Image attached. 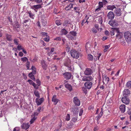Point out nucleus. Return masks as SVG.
<instances>
[{"mask_svg":"<svg viewBox=\"0 0 131 131\" xmlns=\"http://www.w3.org/2000/svg\"><path fill=\"white\" fill-rule=\"evenodd\" d=\"M116 8L114 5H109L107 6V10H113L114 8Z\"/></svg>","mask_w":131,"mask_h":131,"instance_id":"23","label":"nucleus"},{"mask_svg":"<svg viewBox=\"0 0 131 131\" xmlns=\"http://www.w3.org/2000/svg\"><path fill=\"white\" fill-rule=\"evenodd\" d=\"M114 12L117 16H120L122 14V11L120 8H116Z\"/></svg>","mask_w":131,"mask_h":131,"instance_id":"7","label":"nucleus"},{"mask_svg":"<svg viewBox=\"0 0 131 131\" xmlns=\"http://www.w3.org/2000/svg\"><path fill=\"white\" fill-rule=\"evenodd\" d=\"M72 36L74 37L76 36L77 34V33L75 31H72L70 32L69 33Z\"/></svg>","mask_w":131,"mask_h":131,"instance_id":"38","label":"nucleus"},{"mask_svg":"<svg viewBox=\"0 0 131 131\" xmlns=\"http://www.w3.org/2000/svg\"><path fill=\"white\" fill-rule=\"evenodd\" d=\"M104 49L103 51L104 52H106L107 50V49L110 48V45H105L104 46Z\"/></svg>","mask_w":131,"mask_h":131,"instance_id":"39","label":"nucleus"},{"mask_svg":"<svg viewBox=\"0 0 131 131\" xmlns=\"http://www.w3.org/2000/svg\"><path fill=\"white\" fill-rule=\"evenodd\" d=\"M18 38H15L14 40V43L15 45H17L19 44V40Z\"/></svg>","mask_w":131,"mask_h":131,"instance_id":"28","label":"nucleus"},{"mask_svg":"<svg viewBox=\"0 0 131 131\" xmlns=\"http://www.w3.org/2000/svg\"><path fill=\"white\" fill-rule=\"evenodd\" d=\"M70 53L71 56L73 58L77 59L79 56H81V53L77 50H71Z\"/></svg>","mask_w":131,"mask_h":131,"instance_id":"1","label":"nucleus"},{"mask_svg":"<svg viewBox=\"0 0 131 131\" xmlns=\"http://www.w3.org/2000/svg\"><path fill=\"white\" fill-rule=\"evenodd\" d=\"M87 16L86 15L85 16L84 19L81 22V25L83 26L84 25V24H85L84 23L86 21V17H87Z\"/></svg>","mask_w":131,"mask_h":131,"instance_id":"45","label":"nucleus"},{"mask_svg":"<svg viewBox=\"0 0 131 131\" xmlns=\"http://www.w3.org/2000/svg\"><path fill=\"white\" fill-rule=\"evenodd\" d=\"M88 56V58L89 60H93V56L91 54H89Z\"/></svg>","mask_w":131,"mask_h":131,"instance_id":"41","label":"nucleus"},{"mask_svg":"<svg viewBox=\"0 0 131 131\" xmlns=\"http://www.w3.org/2000/svg\"><path fill=\"white\" fill-rule=\"evenodd\" d=\"M42 7L41 5L40 4H39L31 6V8L34 10L35 12H36L37 11V10L41 8Z\"/></svg>","mask_w":131,"mask_h":131,"instance_id":"9","label":"nucleus"},{"mask_svg":"<svg viewBox=\"0 0 131 131\" xmlns=\"http://www.w3.org/2000/svg\"><path fill=\"white\" fill-rule=\"evenodd\" d=\"M130 92L128 89H125L123 91V93L124 95H128L129 94Z\"/></svg>","mask_w":131,"mask_h":131,"instance_id":"24","label":"nucleus"},{"mask_svg":"<svg viewBox=\"0 0 131 131\" xmlns=\"http://www.w3.org/2000/svg\"><path fill=\"white\" fill-rule=\"evenodd\" d=\"M41 66L44 70H46L47 69V65L46 64L45 61L43 60H42L41 61Z\"/></svg>","mask_w":131,"mask_h":131,"instance_id":"14","label":"nucleus"},{"mask_svg":"<svg viewBox=\"0 0 131 131\" xmlns=\"http://www.w3.org/2000/svg\"><path fill=\"white\" fill-rule=\"evenodd\" d=\"M127 113L129 115H131V109H129L127 111Z\"/></svg>","mask_w":131,"mask_h":131,"instance_id":"63","label":"nucleus"},{"mask_svg":"<svg viewBox=\"0 0 131 131\" xmlns=\"http://www.w3.org/2000/svg\"><path fill=\"white\" fill-rule=\"evenodd\" d=\"M116 29V28H115L114 30H112L110 32L111 35V36H113L114 35V32H116V31L115 30V29ZM116 29H117V28Z\"/></svg>","mask_w":131,"mask_h":131,"instance_id":"50","label":"nucleus"},{"mask_svg":"<svg viewBox=\"0 0 131 131\" xmlns=\"http://www.w3.org/2000/svg\"><path fill=\"white\" fill-rule=\"evenodd\" d=\"M101 53H97L96 55V56L95 57H97V59L98 60H99L100 57L101 55Z\"/></svg>","mask_w":131,"mask_h":131,"instance_id":"51","label":"nucleus"},{"mask_svg":"<svg viewBox=\"0 0 131 131\" xmlns=\"http://www.w3.org/2000/svg\"><path fill=\"white\" fill-rule=\"evenodd\" d=\"M103 108H101V111L100 112V113L96 117V118H97V120H99L100 118L102 116L103 114L102 112Z\"/></svg>","mask_w":131,"mask_h":131,"instance_id":"30","label":"nucleus"},{"mask_svg":"<svg viewBox=\"0 0 131 131\" xmlns=\"http://www.w3.org/2000/svg\"><path fill=\"white\" fill-rule=\"evenodd\" d=\"M44 100L43 98H41L40 99H39L37 98L36 99V103L38 106L40 105L43 103Z\"/></svg>","mask_w":131,"mask_h":131,"instance_id":"8","label":"nucleus"},{"mask_svg":"<svg viewBox=\"0 0 131 131\" xmlns=\"http://www.w3.org/2000/svg\"><path fill=\"white\" fill-rule=\"evenodd\" d=\"M19 129L18 127H15V128L13 129V131H19Z\"/></svg>","mask_w":131,"mask_h":131,"instance_id":"64","label":"nucleus"},{"mask_svg":"<svg viewBox=\"0 0 131 131\" xmlns=\"http://www.w3.org/2000/svg\"><path fill=\"white\" fill-rule=\"evenodd\" d=\"M57 67L56 66H54L53 67H52V70L54 71H55L57 70Z\"/></svg>","mask_w":131,"mask_h":131,"instance_id":"60","label":"nucleus"},{"mask_svg":"<svg viewBox=\"0 0 131 131\" xmlns=\"http://www.w3.org/2000/svg\"><path fill=\"white\" fill-rule=\"evenodd\" d=\"M108 24L111 26L112 27H114L117 26L118 25L117 22L115 20H110Z\"/></svg>","mask_w":131,"mask_h":131,"instance_id":"15","label":"nucleus"},{"mask_svg":"<svg viewBox=\"0 0 131 131\" xmlns=\"http://www.w3.org/2000/svg\"><path fill=\"white\" fill-rule=\"evenodd\" d=\"M125 39L128 43H131V33L128 31L125 32L124 33Z\"/></svg>","mask_w":131,"mask_h":131,"instance_id":"2","label":"nucleus"},{"mask_svg":"<svg viewBox=\"0 0 131 131\" xmlns=\"http://www.w3.org/2000/svg\"><path fill=\"white\" fill-rule=\"evenodd\" d=\"M126 86L129 89L131 88V81H129L127 82Z\"/></svg>","mask_w":131,"mask_h":131,"instance_id":"35","label":"nucleus"},{"mask_svg":"<svg viewBox=\"0 0 131 131\" xmlns=\"http://www.w3.org/2000/svg\"><path fill=\"white\" fill-rule=\"evenodd\" d=\"M69 40H73L74 39V37L70 33L66 36Z\"/></svg>","mask_w":131,"mask_h":131,"instance_id":"29","label":"nucleus"},{"mask_svg":"<svg viewBox=\"0 0 131 131\" xmlns=\"http://www.w3.org/2000/svg\"><path fill=\"white\" fill-rule=\"evenodd\" d=\"M70 24V21L68 20L64 21V23L63 24V25L65 27H66L68 26V24Z\"/></svg>","mask_w":131,"mask_h":131,"instance_id":"31","label":"nucleus"},{"mask_svg":"<svg viewBox=\"0 0 131 131\" xmlns=\"http://www.w3.org/2000/svg\"><path fill=\"white\" fill-rule=\"evenodd\" d=\"M109 80L110 79L109 77L107 76H105L103 79V84L106 85L108 82Z\"/></svg>","mask_w":131,"mask_h":131,"instance_id":"17","label":"nucleus"},{"mask_svg":"<svg viewBox=\"0 0 131 131\" xmlns=\"http://www.w3.org/2000/svg\"><path fill=\"white\" fill-rule=\"evenodd\" d=\"M14 23V24L13 26V27L15 28H19V25L18 22L16 21Z\"/></svg>","mask_w":131,"mask_h":131,"instance_id":"40","label":"nucleus"},{"mask_svg":"<svg viewBox=\"0 0 131 131\" xmlns=\"http://www.w3.org/2000/svg\"><path fill=\"white\" fill-rule=\"evenodd\" d=\"M37 110L38 112H39L40 110H41V111H43V109H41V106H40L38 108Z\"/></svg>","mask_w":131,"mask_h":131,"instance_id":"57","label":"nucleus"},{"mask_svg":"<svg viewBox=\"0 0 131 131\" xmlns=\"http://www.w3.org/2000/svg\"><path fill=\"white\" fill-rule=\"evenodd\" d=\"M61 34L63 35H66L68 33V31L64 29H62L61 30Z\"/></svg>","mask_w":131,"mask_h":131,"instance_id":"27","label":"nucleus"},{"mask_svg":"<svg viewBox=\"0 0 131 131\" xmlns=\"http://www.w3.org/2000/svg\"><path fill=\"white\" fill-rule=\"evenodd\" d=\"M64 77L67 80L70 79L71 76V73L69 72H66L63 74Z\"/></svg>","mask_w":131,"mask_h":131,"instance_id":"16","label":"nucleus"},{"mask_svg":"<svg viewBox=\"0 0 131 131\" xmlns=\"http://www.w3.org/2000/svg\"><path fill=\"white\" fill-rule=\"evenodd\" d=\"M28 13L29 14L30 17L32 19H34V14L31 12V11H29Z\"/></svg>","mask_w":131,"mask_h":131,"instance_id":"33","label":"nucleus"},{"mask_svg":"<svg viewBox=\"0 0 131 131\" xmlns=\"http://www.w3.org/2000/svg\"><path fill=\"white\" fill-rule=\"evenodd\" d=\"M71 111L73 112L74 114L78 113V109L75 107L72 108L71 109Z\"/></svg>","mask_w":131,"mask_h":131,"instance_id":"25","label":"nucleus"},{"mask_svg":"<svg viewBox=\"0 0 131 131\" xmlns=\"http://www.w3.org/2000/svg\"><path fill=\"white\" fill-rule=\"evenodd\" d=\"M6 37L7 40L11 41L12 40V36L11 35L8 34H6Z\"/></svg>","mask_w":131,"mask_h":131,"instance_id":"26","label":"nucleus"},{"mask_svg":"<svg viewBox=\"0 0 131 131\" xmlns=\"http://www.w3.org/2000/svg\"><path fill=\"white\" fill-rule=\"evenodd\" d=\"M122 101L126 105L128 104L130 102V100L128 97L125 96L122 99Z\"/></svg>","mask_w":131,"mask_h":131,"instance_id":"4","label":"nucleus"},{"mask_svg":"<svg viewBox=\"0 0 131 131\" xmlns=\"http://www.w3.org/2000/svg\"><path fill=\"white\" fill-rule=\"evenodd\" d=\"M107 18L111 20H113L114 17V14L112 11H110L107 14Z\"/></svg>","mask_w":131,"mask_h":131,"instance_id":"12","label":"nucleus"},{"mask_svg":"<svg viewBox=\"0 0 131 131\" xmlns=\"http://www.w3.org/2000/svg\"><path fill=\"white\" fill-rule=\"evenodd\" d=\"M77 118L75 117H73L71 119V121L73 122H75L77 121Z\"/></svg>","mask_w":131,"mask_h":131,"instance_id":"52","label":"nucleus"},{"mask_svg":"<svg viewBox=\"0 0 131 131\" xmlns=\"http://www.w3.org/2000/svg\"><path fill=\"white\" fill-rule=\"evenodd\" d=\"M26 66L27 67V70L29 69V67H30V62L27 61L26 63Z\"/></svg>","mask_w":131,"mask_h":131,"instance_id":"36","label":"nucleus"},{"mask_svg":"<svg viewBox=\"0 0 131 131\" xmlns=\"http://www.w3.org/2000/svg\"><path fill=\"white\" fill-rule=\"evenodd\" d=\"M27 82H28L29 84L30 85H32L34 82L31 80L29 79L28 81Z\"/></svg>","mask_w":131,"mask_h":131,"instance_id":"61","label":"nucleus"},{"mask_svg":"<svg viewBox=\"0 0 131 131\" xmlns=\"http://www.w3.org/2000/svg\"><path fill=\"white\" fill-rule=\"evenodd\" d=\"M41 22L42 25L43 26H45L47 24V21L43 19L42 20Z\"/></svg>","mask_w":131,"mask_h":131,"instance_id":"46","label":"nucleus"},{"mask_svg":"<svg viewBox=\"0 0 131 131\" xmlns=\"http://www.w3.org/2000/svg\"><path fill=\"white\" fill-rule=\"evenodd\" d=\"M79 8L77 7H75L74 8V10H75V12L76 13H78V14H79L80 13L79 11L80 9H78Z\"/></svg>","mask_w":131,"mask_h":131,"instance_id":"43","label":"nucleus"},{"mask_svg":"<svg viewBox=\"0 0 131 131\" xmlns=\"http://www.w3.org/2000/svg\"><path fill=\"white\" fill-rule=\"evenodd\" d=\"M36 117H34L32 118L31 120L30 121V122L31 124H32L35 121V120L36 119Z\"/></svg>","mask_w":131,"mask_h":131,"instance_id":"47","label":"nucleus"},{"mask_svg":"<svg viewBox=\"0 0 131 131\" xmlns=\"http://www.w3.org/2000/svg\"><path fill=\"white\" fill-rule=\"evenodd\" d=\"M93 79L91 76H84L82 78V80L84 81H90L92 80Z\"/></svg>","mask_w":131,"mask_h":131,"instance_id":"10","label":"nucleus"},{"mask_svg":"<svg viewBox=\"0 0 131 131\" xmlns=\"http://www.w3.org/2000/svg\"><path fill=\"white\" fill-rule=\"evenodd\" d=\"M57 96L56 95H54L52 98V101L54 102V105H56L59 101L58 99L56 98Z\"/></svg>","mask_w":131,"mask_h":131,"instance_id":"18","label":"nucleus"},{"mask_svg":"<svg viewBox=\"0 0 131 131\" xmlns=\"http://www.w3.org/2000/svg\"><path fill=\"white\" fill-rule=\"evenodd\" d=\"M30 126V125L28 123H23L21 126V127L23 128L26 130Z\"/></svg>","mask_w":131,"mask_h":131,"instance_id":"20","label":"nucleus"},{"mask_svg":"<svg viewBox=\"0 0 131 131\" xmlns=\"http://www.w3.org/2000/svg\"><path fill=\"white\" fill-rule=\"evenodd\" d=\"M43 39L45 41L47 42H48L50 40L49 37L48 35L47 36L44 38Z\"/></svg>","mask_w":131,"mask_h":131,"instance_id":"44","label":"nucleus"},{"mask_svg":"<svg viewBox=\"0 0 131 131\" xmlns=\"http://www.w3.org/2000/svg\"><path fill=\"white\" fill-rule=\"evenodd\" d=\"M42 36L43 37H46L47 36H48L47 33L45 32H42Z\"/></svg>","mask_w":131,"mask_h":131,"instance_id":"58","label":"nucleus"},{"mask_svg":"<svg viewBox=\"0 0 131 131\" xmlns=\"http://www.w3.org/2000/svg\"><path fill=\"white\" fill-rule=\"evenodd\" d=\"M73 102L77 106H79L80 105V101L77 97H74Z\"/></svg>","mask_w":131,"mask_h":131,"instance_id":"13","label":"nucleus"},{"mask_svg":"<svg viewBox=\"0 0 131 131\" xmlns=\"http://www.w3.org/2000/svg\"><path fill=\"white\" fill-rule=\"evenodd\" d=\"M34 93L35 95L38 98L40 97L39 93L37 91H35L34 92Z\"/></svg>","mask_w":131,"mask_h":131,"instance_id":"34","label":"nucleus"},{"mask_svg":"<svg viewBox=\"0 0 131 131\" xmlns=\"http://www.w3.org/2000/svg\"><path fill=\"white\" fill-rule=\"evenodd\" d=\"M73 4L72 3H70L65 8V9L66 10H69L73 7Z\"/></svg>","mask_w":131,"mask_h":131,"instance_id":"21","label":"nucleus"},{"mask_svg":"<svg viewBox=\"0 0 131 131\" xmlns=\"http://www.w3.org/2000/svg\"><path fill=\"white\" fill-rule=\"evenodd\" d=\"M93 73L92 70L90 68H86L84 72V74L86 75H91Z\"/></svg>","mask_w":131,"mask_h":131,"instance_id":"11","label":"nucleus"},{"mask_svg":"<svg viewBox=\"0 0 131 131\" xmlns=\"http://www.w3.org/2000/svg\"><path fill=\"white\" fill-rule=\"evenodd\" d=\"M70 119V115L69 114H67L66 118V121H69Z\"/></svg>","mask_w":131,"mask_h":131,"instance_id":"48","label":"nucleus"},{"mask_svg":"<svg viewBox=\"0 0 131 131\" xmlns=\"http://www.w3.org/2000/svg\"><path fill=\"white\" fill-rule=\"evenodd\" d=\"M54 40L57 41H60L61 40V38L60 37H58L54 38Z\"/></svg>","mask_w":131,"mask_h":131,"instance_id":"59","label":"nucleus"},{"mask_svg":"<svg viewBox=\"0 0 131 131\" xmlns=\"http://www.w3.org/2000/svg\"><path fill=\"white\" fill-rule=\"evenodd\" d=\"M55 23L58 26L62 24V23L61 22V20H56Z\"/></svg>","mask_w":131,"mask_h":131,"instance_id":"37","label":"nucleus"},{"mask_svg":"<svg viewBox=\"0 0 131 131\" xmlns=\"http://www.w3.org/2000/svg\"><path fill=\"white\" fill-rule=\"evenodd\" d=\"M125 105L124 104L121 105L119 107L120 110L122 112H124L125 110Z\"/></svg>","mask_w":131,"mask_h":131,"instance_id":"22","label":"nucleus"},{"mask_svg":"<svg viewBox=\"0 0 131 131\" xmlns=\"http://www.w3.org/2000/svg\"><path fill=\"white\" fill-rule=\"evenodd\" d=\"M28 76L31 78L34 77V75H33V74L32 73V72H31L29 74Z\"/></svg>","mask_w":131,"mask_h":131,"instance_id":"53","label":"nucleus"},{"mask_svg":"<svg viewBox=\"0 0 131 131\" xmlns=\"http://www.w3.org/2000/svg\"><path fill=\"white\" fill-rule=\"evenodd\" d=\"M17 45V48L18 50L20 51L21 50L23 49V48H22V46L21 45L18 44Z\"/></svg>","mask_w":131,"mask_h":131,"instance_id":"49","label":"nucleus"},{"mask_svg":"<svg viewBox=\"0 0 131 131\" xmlns=\"http://www.w3.org/2000/svg\"><path fill=\"white\" fill-rule=\"evenodd\" d=\"M103 7V3L102 2H99V3L98 7L95 10V11L98 12L101 10V8Z\"/></svg>","mask_w":131,"mask_h":131,"instance_id":"19","label":"nucleus"},{"mask_svg":"<svg viewBox=\"0 0 131 131\" xmlns=\"http://www.w3.org/2000/svg\"><path fill=\"white\" fill-rule=\"evenodd\" d=\"M92 85V83L90 81L86 82L84 84V86L85 88L88 89H91Z\"/></svg>","mask_w":131,"mask_h":131,"instance_id":"5","label":"nucleus"},{"mask_svg":"<svg viewBox=\"0 0 131 131\" xmlns=\"http://www.w3.org/2000/svg\"><path fill=\"white\" fill-rule=\"evenodd\" d=\"M71 61L70 60L68 59L66 61H64V65L67 67L69 70H70L71 69Z\"/></svg>","mask_w":131,"mask_h":131,"instance_id":"3","label":"nucleus"},{"mask_svg":"<svg viewBox=\"0 0 131 131\" xmlns=\"http://www.w3.org/2000/svg\"><path fill=\"white\" fill-rule=\"evenodd\" d=\"M21 60L23 62H26V61H28V59L26 57H25L21 58Z\"/></svg>","mask_w":131,"mask_h":131,"instance_id":"42","label":"nucleus"},{"mask_svg":"<svg viewBox=\"0 0 131 131\" xmlns=\"http://www.w3.org/2000/svg\"><path fill=\"white\" fill-rule=\"evenodd\" d=\"M90 45L89 43H86L85 45V48L87 50V48H89L90 47Z\"/></svg>","mask_w":131,"mask_h":131,"instance_id":"54","label":"nucleus"},{"mask_svg":"<svg viewBox=\"0 0 131 131\" xmlns=\"http://www.w3.org/2000/svg\"><path fill=\"white\" fill-rule=\"evenodd\" d=\"M105 34L107 36H109L110 34V32L107 30L105 31Z\"/></svg>","mask_w":131,"mask_h":131,"instance_id":"62","label":"nucleus"},{"mask_svg":"<svg viewBox=\"0 0 131 131\" xmlns=\"http://www.w3.org/2000/svg\"><path fill=\"white\" fill-rule=\"evenodd\" d=\"M66 50L67 52H68L70 51V46H68L66 47Z\"/></svg>","mask_w":131,"mask_h":131,"instance_id":"56","label":"nucleus"},{"mask_svg":"<svg viewBox=\"0 0 131 131\" xmlns=\"http://www.w3.org/2000/svg\"><path fill=\"white\" fill-rule=\"evenodd\" d=\"M66 87L70 91H71L72 90V86L68 84H66Z\"/></svg>","mask_w":131,"mask_h":131,"instance_id":"32","label":"nucleus"},{"mask_svg":"<svg viewBox=\"0 0 131 131\" xmlns=\"http://www.w3.org/2000/svg\"><path fill=\"white\" fill-rule=\"evenodd\" d=\"M34 87V88L35 89H37L38 88V87L37 86V84L34 82L32 85Z\"/></svg>","mask_w":131,"mask_h":131,"instance_id":"55","label":"nucleus"},{"mask_svg":"<svg viewBox=\"0 0 131 131\" xmlns=\"http://www.w3.org/2000/svg\"><path fill=\"white\" fill-rule=\"evenodd\" d=\"M116 31V32L117 33V34L116 35V38L118 39H121L123 36V34L122 32H120L118 29H115V30Z\"/></svg>","mask_w":131,"mask_h":131,"instance_id":"6","label":"nucleus"}]
</instances>
